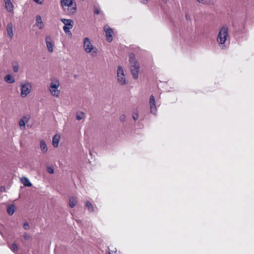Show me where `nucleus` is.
Returning <instances> with one entry per match:
<instances>
[{"label":"nucleus","instance_id":"nucleus-23","mask_svg":"<svg viewBox=\"0 0 254 254\" xmlns=\"http://www.w3.org/2000/svg\"><path fill=\"white\" fill-rule=\"evenodd\" d=\"M199 3L202 4L209 5L213 3L212 0H196Z\"/></svg>","mask_w":254,"mask_h":254},{"label":"nucleus","instance_id":"nucleus-26","mask_svg":"<svg viewBox=\"0 0 254 254\" xmlns=\"http://www.w3.org/2000/svg\"><path fill=\"white\" fill-rule=\"evenodd\" d=\"M84 116V112H79V113L76 115V119L78 120H80L83 119Z\"/></svg>","mask_w":254,"mask_h":254},{"label":"nucleus","instance_id":"nucleus-24","mask_svg":"<svg viewBox=\"0 0 254 254\" xmlns=\"http://www.w3.org/2000/svg\"><path fill=\"white\" fill-rule=\"evenodd\" d=\"M109 254H116L117 250L116 248H114L112 246L108 247Z\"/></svg>","mask_w":254,"mask_h":254},{"label":"nucleus","instance_id":"nucleus-34","mask_svg":"<svg viewBox=\"0 0 254 254\" xmlns=\"http://www.w3.org/2000/svg\"><path fill=\"white\" fill-rule=\"evenodd\" d=\"M18 69H19L18 66H17V65L13 66V71L15 72H17L18 71Z\"/></svg>","mask_w":254,"mask_h":254},{"label":"nucleus","instance_id":"nucleus-19","mask_svg":"<svg viewBox=\"0 0 254 254\" xmlns=\"http://www.w3.org/2000/svg\"><path fill=\"white\" fill-rule=\"evenodd\" d=\"M4 80L9 83H13L15 82L14 77L10 74H7L4 77Z\"/></svg>","mask_w":254,"mask_h":254},{"label":"nucleus","instance_id":"nucleus-11","mask_svg":"<svg viewBox=\"0 0 254 254\" xmlns=\"http://www.w3.org/2000/svg\"><path fill=\"white\" fill-rule=\"evenodd\" d=\"M5 3V6L6 10L10 12L13 11V5L11 1V0H4Z\"/></svg>","mask_w":254,"mask_h":254},{"label":"nucleus","instance_id":"nucleus-18","mask_svg":"<svg viewBox=\"0 0 254 254\" xmlns=\"http://www.w3.org/2000/svg\"><path fill=\"white\" fill-rule=\"evenodd\" d=\"M40 148L43 153H46L47 151L48 148L45 141L43 140L40 141Z\"/></svg>","mask_w":254,"mask_h":254},{"label":"nucleus","instance_id":"nucleus-38","mask_svg":"<svg viewBox=\"0 0 254 254\" xmlns=\"http://www.w3.org/2000/svg\"><path fill=\"white\" fill-rule=\"evenodd\" d=\"M162 1H164L165 2H166L168 0H162Z\"/></svg>","mask_w":254,"mask_h":254},{"label":"nucleus","instance_id":"nucleus-9","mask_svg":"<svg viewBox=\"0 0 254 254\" xmlns=\"http://www.w3.org/2000/svg\"><path fill=\"white\" fill-rule=\"evenodd\" d=\"M46 43L49 52L52 53L53 52L54 44L50 36H46Z\"/></svg>","mask_w":254,"mask_h":254},{"label":"nucleus","instance_id":"nucleus-33","mask_svg":"<svg viewBox=\"0 0 254 254\" xmlns=\"http://www.w3.org/2000/svg\"><path fill=\"white\" fill-rule=\"evenodd\" d=\"M44 0H33V1L38 4H42Z\"/></svg>","mask_w":254,"mask_h":254},{"label":"nucleus","instance_id":"nucleus-2","mask_svg":"<svg viewBox=\"0 0 254 254\" xmlns=\"http://www.w3.org/2000/svg\"><path fill=\"white\" fill-rule=\"evenodd\" d=\"M60 86V81L56 78H52L49 84V91L51 96L55 98H59L61 94L59 88Z\"/></svg>","mask_w":254,"mask_h":254},{"label":"nucleus","instance_id":"nucleus-4","mask_svg":"<svg viewBox=\"0 0 254 254\" xmlns=\"http://www.w3.org/2000/svg\"><path fill=\"white\" fill-rule=\"evenodd\" d=\"M83 48L86 53H91L92 57H95L97 53V49L93 46L90 39L86 37L84 39Z\"/></svg>","mask_w":254,"mask_h":254},{"label":"nucleus","instance_id":"nucleus-25","mask_svg":"<svg viewBox=\"0 0 254 254\" xmlns=\"http://www.w3.org/2000/svg\"><path fill=\"white\" fill-rule=\"evenodd\" d=\"M71 28H69V27H68L67 26H64L63 27V30L64 31V32H65V33L69 36L72 35V33L70 31V29Z\"/></svg>","mask_w":254,"mask_h":254},{"label":"nucleus","instance_id":"nucleus-32","mask_svg":"<svg viewBox=\"0 0 254 254\" xmlns=\"http://www.w3.org/2000/svg\"><path fill=\"white\" fill-rule=\"evenodd\" d=\"M126 115H122L120 116V120L121 122H125L126 120Z\"/></svg>","mask_w":254,"mask_h":254},{"label":"nucleus","instance_id":"nucleus-20","mask_svg":"<svg viewBox=\"0 0 254 254\" xmlns=\"http://www.w3.org/2000/svg\"><path fill=\"white\" fill-rule=\"evenodd\" d=\"M15 210V207L14 204H11L8 206L7 208V212L10 215H12Z\"/></svg>","mask_w":254,"mask_h":254},{"label":"nucleus","instance_id":"nucleus-31","mask_svg":"<svg viewBox=\"0 0 254 254\" xmlns=\"http://www.w3.org/2000/svg\"><path fill=\"white\" fill-rule=\"evenodd\" d=\"M47 171L50 174H53L54 172V170L52 167H48L47 168Z\"/></svg>","mask_w":254,"mask_h":254},{"label":"nucleus","instance_id":"nucleus-8","mask_svg":"<svg viewBox=\"0 0 254 254\" xmlns=\"http://www.w3.org/2000/svg\"><path fill=\"white\" fill-rule=\"evenodd\" d=\"M31 90V85L29 83L21 85V93L22 97L24 98L30 92Z\"/></svg>","mask_w":254,"mask_h":254},{"label":"nucleus","instance_id":"nucleus-12","mask_svg":"<svg viewBox=\"0 0 254 254\" xmlns=\"http://www.w3.org/2000/svg\"><path fill=\"white\" fill-rule=\"evenodd\" d=\"M36 25L37 27L40 29H42L44 27V24L42 20V18L41 16L39 15L36 16Z\"/></svg>","mask_w":254,"mask_h":254},{"label":"nucleus","instance_id":"nucleus-5","mask_svg":"<svg viewBox=\"0 0 254 254\" xmlns=\"http://www.w3.org/2000/svg\"><path fill=\"white\" fill-rule=\"evenodd\" d=\"M61 4L63 8L68 7V11L70 14H73L76 11V4L73 0H61Z\"/></svg>","mask_w":254,"mask_h":254},{"label":"nucleus","instance_id":"nucleus-29","mask_svg":"<svg viewBox=\"0 0 254 254\" xmlns=\"http://www.w3.org/2000/svg\"><path fill=\"white\" fill-rule=\"evenodd\" d=\"M23 228L26 230L29 229L30 227L28 222H26L23 224Z\"/></svg>","mask_w":254,"mask_h":254},{"label":"nucleus","instance_id":"nucleus-14","mask_svg":"<svg viewBox=\"0 0 254 254\" xmlns=\"http://www.w3.org/2000/svg\"><path fill=\"white\" fill-rule=\"evenodd\" d=\"M149 105L151 111H153L156 110L155 101L153 95H151L150 97Z\"/></svg>","mask_w":254,"mask_h":254},{"label":"nucleus","instance_id":"nucleus-13","mask_svg":"<svg viewBox=\"0 0 254 254\" xmlns=\"http://www.w3.org/2000/svg\"><path fill=\"white\" fill-rule=\"evenodd\" d=\"M29 118L26 116L23 117L19 122V125L20 127L22 128H25V124L29 121Z\"/></svg>","mask_w":254,"mask_h":254},{"label":"nucleus","instance_id":"nucleus-6","mask_svg":"<svg viewBox=\"0 0 254 254\" xmlns=\"http://www.w3.org/2000/svg\"><path fill=\"white\" fill-rule=\"evenodd\" d=\"M117 77L118 82L120 85H123L126 84V75L123 67L121 65L118 66Z\"/></svg>","mask_w":254,"mask_h":254},{"label":"nucleus","instance_id":"nucleus-7","mask_svg":"<svg viewBox=\"0 0 254 254\" xmlns=\"http://www.w3.org/2000/svg\"><path fill=\"white\" fill-rule=\"evenodd\" d=\"M104 31L105 33L107 41L110 43L113 40V36L114 35V31L108 25H105L103 27Z\"/></svg>","mask_w":254,"mask_h":254},{"label":"nucleus","instance_id":"nucleus-3","mask_svg":"<svg viewBox=\"0 0 254 254\" xmlns=\"http://www.w3.org/2000/svg\"><path fill=\"white\" fill-rule=\"evenodd\" d=\"M129 57L130 72L133 76V78L134 79H137L138 78V73L140 68V64L134 59V54H130Z\"/></svg>","mask_w":254,"mask_h":254},{"label":"nucleus","instance_id":"nucleus-27","mask_svg":"<svg viewBox=\"0 0 254 254\" xmlns=\"http://www.w3.org/2000/svg\"><path fill=\"white\" fill-rule=\"evenodd\" d=\"M10 249L14 253H16L18 251V247L15 243H14L12 245V246L10 247Z\"/></svg>","mask_w":254,"mask_h":254},{"label":"nucleus","instance_id":"nucleus-37","mask_svg":"<svg viewBox=\"0 0 254 254\" xmlns=\"http://www.w3.org/2000/svg\"><path fill=\"white\" fill-rule=\"evenodd\" d=\"M151 113H152L154 115H156V112H150Z\"/></svg>","mask_w":254,"mask_h":254},{"label":"nucleus","instance_id":"nucleus-30","mask_svg":"<svg viewBox=\"0 0 254 254\" xmlns=\"http://www.w3.org/2000/svg\"><path fill=\"white\" fill-rule=\"evenodd\" d=\"M139 115L137 112H133L132 115V118L134 121L136 120L138 118Z\"/></svg>","mask_w":254,"mask_h":254},{"label":"nucleus","instance_id":"nucleus-22","mask_svg":"<svg viewBox=\"0 0 254 254\" xmlns=\"http://www.w3.org/2000/svg\"><path fill=\"white\" fill-rule=\"evenodd\" d=\"M85 205H86V206L87 207L88 211L89 212H92L94 211V207H93V205L92 204V203L90 201H86Z\"/></svg>","mask_w":254,"mask_h":254},{"label":"nucleus","instance_id":"nucleus-1","mask_svg":"<svg viewBox=\"0 0 254 254\" xmlns=\"http://www.w3.org/2000/svg\"><path fill=\"white\" fill-rule=\"evenodd\" d=\"M229 28L227 25H223L218 33L216 41L222 49H225V43L229 38Z\"/></svg>","mask_w":254,"mask_h":254},{"label":"nucleus","instance_id":"nucleus-10","mask_svg":"<svg viewBox=\"0 0 254 254\" xmlns=\"http://www.w3.org/2000/svg\"><path fill=\"white\" fill-rule=\"evenodd\" d=\"M61 21L64 24V26H67L69 28H72L73 26L74 23L71 19L62 18Z\"/></svg>","mask_w":254,"mask_h":254},{"label":"nucleus","instance_id":"nucleus-16","mask_svg":"<svg viewBox=\"0 0 254 254\" xmlns=\"http://www.w3.org/2000/svg\"><path fill=\"white\" fill-rule=\"evenodd\" d=\"M60 139V136L58 135H55L53 137L52 143L53 145L55 147H57L59 144V141Z\"/></svg>","mask_w":254,"mask_h":254},{"label":"nucleus","instance_id":"nucleus-39","mask_svg":"<svg viewBox=\"0 0 254 254\" xmlns=\"http://www.w3.org/2000/svg\"><path fill=\"white\" fill-rule=\"evenodd\" d=\"M186 19L188 20L189 19V17H188V15L186 16Z\"/></svg>","mask_w":254,"mask_h":254},{"label":"nucleus","instance_id":"nucleus-17","mask_svg":"<svg viewBox=\"0 0 254 254\" xmlns=\"http://www.w3.org/2000/svg\"><path fill=\"white\" fill-rule=\"evenodd\" d=\"M21 182L23 184V185L25 187H31L32 184L29 180V179L26 177H22L21 179Z\"/></svg>","mask_w":254,"mask_h":254},{"label":"nucleus","instance_id":"nucleus-36","mask_svg":"<svg viewBox=\"0 0 254 254\" xmlns=\"http://www.w3.org/2000/svg\"><path fill=\"white\" fill-rule=\"evenodd\" d=\"M24 238H25V239L27 240L29 238V236L27 235H25Z\"/></svg>","mask_w":254,"mask_h":254},{"label":"nucleus","instance_id":"nucleus-15","mask_svg":"<svg viewBox=\"0 0 254 254\" xmlns=\"http://www.w3.org/2000/svg\"><path fill=\"white\" fill-rule=\"evenodd\" d=\"M7 34L10 38H12L13 36V25L12 23H8L6 27Z\"/></svg>","mask_w":254,"mask_h":254},{"label":"nucleus","instance_id":"nucleus-28","mask_svg":"<svg viewBox=\"0 0 254 254\" xmlns=\"http://www.w3.org/2000/svg\"><path fill=\"white\" fill-rule=\"evenodd\" d=\"M94 13L95 14H99L100 13V8L97 6L94 7Z\"/></svg>","mask_w":254,"mask_h":254},{"label":"nucleus","instance_id":"nucleus-35","mask_svg":"<svg viewBox=\"0 0 254 254\" xmlns=\"http://www.w3.org/2000/svg\"><path fill=\"white\" fill-rule=\"evenodd\" d=\"M140 2L143 4H146L148 2V0H139Z\"/></svg>","mask_w":254,"mask_h":254},{"label":"nucleus","instance_id":"nucleus-21","mask_svg":"<svg viewBox=\"0 0 254 254\" xmlns=\"http://www.w3.org/2000/svg\"><path fill=\"white\" fill-rule=\"evenodd\" d=\"M77 204V200L75 197L72 196L69 198V205L71 208H73Z\"/></svg>","mask_w":254,"mask_h":254}]
</instances>
